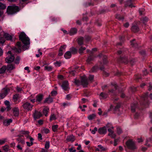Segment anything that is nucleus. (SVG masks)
Returning <instances> with one entry per match:
<instances>
[{
    "instance_id": "nucleus-1",
    "label": "nucleus",
    "mask_w": 152,
    "mask_h": 152,
    "mask_svg": "<svg viewBox=\"0 0 152 152\" xmlns=\"http://www.w3.org/2000/svg\"><path fill=\"white\" fill-rule=\"evenodd\" d=\"M19 38L25 46L30 44V39L24 32H22L20 33Z\"/></svg>"
},
{
    "instance_id": "nucleus-2",
    "label": "nucleus",
    "mask_w": 152,
    "mask_h": 152,
    "mask_svg": "<svg viewBox=\"0 0 152 152\" xmlns=\"http://www.w3.org/2000/svg\"><path fill=\"white\" fill-rule=\"evenodd\" d=\"M19 11V8L17 6L13 5L8 6L7 12L8 14H13Z\"/></svg>"
},
{
    "instance_id": "nucleus-3",
    "label": "nucleus",
    "mask_w": 152,
    "mask_h": 152,
    "mask_svg": "<svg viewBox=\"0 0 152 152\" xmlns=\"http://www.w3.org/2000/svg\"><path fill=\"white\" fill-rule=\"evenodd\" d=\"M126 144L129 149L134 150L136 148L134 143L131 140H128L126 142Z\"/></svg>"
},
{
    "instance_id": "nucleus-4",
    "label": "nucleus",
    "mask_w": 152,
    "mask_h": 152,
    "mask_svg": "<svg viewBox=\"0 0 152 152\" xmlns=\"http://www.w3.org/2000/svg\"><path fill=\"white\" fill-rule=\"evenodd\" d=\"M8 56L6 58L5 60L7 62L10 63L12 62L15 58V57L13 55H12L11 51H9L8 52Z\"/></svg>"
},
{
    "instance_id": "nucleus-5",
    "label": "nucleus",
    "mask_w": 152,
    "mask_h": 152,
    "mask_svg": "<svg viewBox=\"0 0 152 152\" xmlns=\"http://www.w3.org/2000/svg\"><path fill=\"white\" fill-rule=\"evenodd\" d=\"M81 85H82L84 87H87L88 84V82L87 78L85 75L81 77Z\"/></svg>"
},
{
    "instance_id": "nucleus-6",
    "label": "nucleus",
    "mask_w": 152,
    "mask_h": 152,
    "mask_svg": "<svg viewBox=\"0 0 152 152\" xmlns=\"http://www.w3.org/2000/svg\"><path fill=\"white\" fill-rule=\"evenodd\" d=\"M23 108L27 111L31 110L33 107V105L31 104L28 102H26L24 103L22 105Z\"/></svg>"
},
{
    "instance_id": "nucleus-7",
    "label": "nucleus",
    "mask_w": 152,
    "mask_h": 152,
    "mask_svg": "<svg viewBox=\"0 0 152 152\" xmlns=\"http://www.w3.org/2000/svg\"><path fill=\"white\" fill-rule=\"evenodd\" d=\"M13 50L16 52L20 53L21 50V42H17L15 47L14 48Z\"/></svg>"
},
{
    "instance_id": "nucleus-8",
    "label": "nucleus",
    "mask_w": 152,
    "mask_h": 152,
    "mask_svg": "<svg viewBox=\"0 0 152 152\" xmlns=\"http://www.w3.org/2000/svg\"><path fill=\"white\" fill-rule=\"evenodd\" d=\"M135 0H127L125 2V7L129 6L131 8L132 7H135V6L133 5V2Z\"/></svg>"
},
{
    "instance_id": "nucleus-9",
    "label": "nucleus",
    "mask_w": 152,
    "mask_h": 152,
    "mask_svg": "<svg viewBox=\"0 0 152 152\" xmlns=\"http://www.w3.org/2000/svg\"><path fill=\"white\" fill-rule=\"evenodd\" d=\"M98 132L101 134H104L107 132V129L105 126L99 128L98 131Z\"/></svg>"
},
{
    "instance_id": "nucleus-10",
    "label": "nucleus",
    "mask_w": 152,
    "mask_h": 152,
    "mask_svg": "<svg viewBox=\"0 0 152 152\" xmlns=\"http://www.w3.org/2000/svg\"><path fill=\"white\" fill-rule=\"evenodd\" d=\"M42 115L41 113L37 111H35L34 114V117L35 119L39 118Z\"/></svg>"
},
{
    "instance_id": "nucleus-11",
    "label": "nucleus",
    "mask_w": 152,
    "mask_h": 152,
    "mask_svg": "<svg viewBox=\"0 0 152 152\" xmlns=\"http://www.w3.org/2000/svg\"><path fill=\"white\" fill-rule=\"evenodd\" d=\"M43 96L42 94H39L36 96V101L37 102H40L43 99Z\"/></svg>"
},
{
    "instance_id": "nucleus-12",
    "label": "nucleus",
    "mask_w": 152,
    "mask_h": 152,
    "mask_svg": "<svg viewBox=\"0 0 152 152\" xmlns=\"http://www.w3.org/2000/svg\"><path fill=\"white\" fill-rule=\"evenodd\" d=\"M12 110L13 111V113L14 116H17L19 114V110L18 107H13Z\"/></svg>"
},
{
    "instance_id": "nucleus-13",
    "label": "nucleus",
    "mask_w": 152,
    "mask_h": 152,
    "mask_svg": "<svg viewBox=\"0 0 152 152\" xmlns=\"http://www.w3.org/2000/svg\"><path fill=\"white\" fill-rule=\"evenodd\" d=\"M61 86L63 89L64 90H67L68 88V81H64L61 85Z\"/></svg>"
},
{
    "instance_id": "nucleus-14",
    "label": "nucleus",
    "mask_w": 152,
    "mask_h": 152,
    "mask_svg": "<svg viewBox=\"0 0 152 152\" xmlns=\"http://www.w3.org/2000/svg\"><path fill=\"white\" fill-rule=\"evenodd\" d=\"M12 120L11 119H6L4 121L3 124L5 126H7L12 122Z\"/></svg>"
},
{
    "instance_id": "nucleus-15",
    "label": "nucleus",
    "mask_w": 152,
    "mask_h": 152,
    "mask_svg": "<svg viewBox=\"0 0 152 152\" xmlns=\"http://www.w3.org/2000/svg\"><path fill=\"white\" fill-rule=\"evenodd\" d=\"M66 140L68 142H73L75 140V138L72 135L68 136L66 137Z\"/></svg>"
},
{
    "instance_id": "nucleus-16",
    "label": "nucleus",
    "mask_w": 152,
    "mask_h": 152,
    "mask_svg": "<svg viewBox=\"0 0 152 152\" xmlns=\"http://www.w3.org/2000/svg\"><path fill=\"white\" fill-rule=\"evenodd\" d=\"M6 68L7 70L10 71L14 69L15 68V66L14 64H10L8 65Z\"/></svg>"
},
{
    "instance_id": "nucleus-17",
    "label": "nucleus",
    "mask_w": 152,
    "mask_h": 152,
    "mask_svg": "<svg viewBox=\"0 0 152 152\" xmlns=\"http://www.w3.org/2000/svg\"><path fill=\"white\" fill-rule=\"evenodd\" d=\"M66 47V45H64L63 46H61L59 51V53L58 54V55L59 56H61L63 54V53L62 52L63 50V49H65Z\"/></svg>"
},
{
    "instance_id": "nucleus-18",
    "label": "nucleus",
    "mask_w": 152,
    "mask_h": 152,
    "mask_svg": "<svg viewBox=\"0 0 152 152\" xmlns=\"http://www.w3.org/2000/svg\"><path fill=\"white\" fill-rule=\"evenodd\" d=\"M77 30L76 28H72L70 30L69 34L72 35L75 34L77 32Z\"/></svg>"
},
{
    "instance_id": "nucleus-19",
    "label": "nucleus",
    "mask_w": 152,
    "mask_h": 152,
    "mask_svg": "<svg viewBox=\"0 0 152 152\" xmlns=\"http://www.w3.org/2000/svg\"><path fill=\"white\" fill-rule=\"evenodd\" d=\"M64 56L66 59L69 58L71 56V53L70 51H67L64 54Z\"/></svg>"
},
{
    "instance_id": "nucleus-20",
    "label": "nucleus",
    "mask_w": 152,
    "mask_h": 152,
    "mask_svg": "<svg viewBox=\"0 0 152 152\" xmlns=\"http://www.w3.org/2000/svg\"><path fill=\"white\" fill-rule=\"evenodd\" d=\"M4 37L7 40H11L12 39V37L9 34L7 33H4Z\"/></svg>"
},
{
    "instance_id": "nucleus-21",
    "label": "nucleus",
    "mask_w": 152,
    "mask_h": 152,
    "mask_svg": "<svg viewBox=\"0 0 152 152\" xmlns=\"http://www.w3.org/2000/svg\"><path fill=\"white\" fill-rule=\"evenodd\" d=\"M131 30L134 32H136L139 31V29L137 26H134L132 27Z\"/></svg>"
},
{
    "instance_id": "nucleus-22",
    "label": "nucleus",
    "mask_w": 152,
    "mask_h": 152,
    "mask_svg": "<svg viewBox=\"0 0 152 152\" xmlns=\"http://www.w3.org/2000/svg\"><path fill=\"white\" fill-rule=\"evenodd\" d=\"M49 110V108L47 107H45L43 110V113L46 116L47 115L48 113Z\"/></svg>"
},
{
    "instance_id": "nucleus-23",
    "label": "nucleus",
    "mask_w": 152,
    "mask_h": 152,
    "mask_svg": "<svg viewBox=\"0 0 152 152\" xmlns=\"http://www.w3.org/2000/svg\"><path fill=\"white\" fill-rule=\"evenodd\" d=\"M19 137L17 139V140L18 141L19 143H20L22 144H24L25 143V141L22 138L20 137V136L23 137V136L22 135L21 136H18Z\"/></svg>"
},
{
    "instance_id": "nucleus-24",
    "label": "nucleus",
    "mask_w": 152,
    "mask_h": 152,
    "mask_svg": "<svg viewBox=\"0 0 152 152\" xmlns=\"http://www.w3.org/2000/svg\"><path fill=\"white\" fill-rule=\"evenodd\" d=\"M84 38L83 37H81L78 39L77 43L80 45H82L83 44V40Z\"/></svg>"
},
{
    "instance_id": "nucleus-25",
    "label": "nucleus",
    "mask_w": 152,
    "mask_h": 152,
    "mask_svg": "<svg viewBox=\"0 0 152 152\" xmlns=\"http://www.w3.org/2000/svg\"><path fill=\"white\" fill-rule=\"evenodd\" d=\"M137 106L136 103L132 104L131 105V108L132 111V112H134L135 111V109L137 108Z\"/></svg>"
},
{
    "instance_id": "nucleus-26",
    "label": "nucleus",
    "mask_w": 152,
    "mask_h": 152,
    "mask_svg": "<svg viewBox=\"0 0 152 152\" xmlns=\"http://www.w3.org/2000/svg\"><path fill=\"white\" fill-rule=\"evenodd\" d=\"M99 96L101 99H105L107 96V94L104 92H101L100 95Z\"/></svg>"
},
{
    "instance_id": "nucleus-27",
    "label": "nucleus",
    "mask_w": 152,
    "mask_h": 152,
    "mask_svg": "<svg viewBox=\"0 0 152 152\" xmlns=\"http://www.w3.org/2000/svg\"><path fill=\"white\" fill-rule=\"evenodd\" d=\"M53 102V99L52 98L48 97L45 99L44 101V103H47L48 104L50 103Z\"/></svg>"
},
{
    "instance_id": "nucleus-28",
    "label": "nucleus",
    "mask_w": 152,
    "mask_h": 152,
    "mask_svg": "<svg viewBox=\"0 0 152 152\" xmlns=\"http://www.w3.org/2000/svg\"><path fill=\"white\" fill-rule=\"evenodd\" d=\"M141 20L145 25V23L148 21V19L147 17H145L142 18Z\"/></svg>"
},
{
    "instance_id": "nucleus-29",
    "label": "nucleus",
    "mask_w": 152,
    "mask_h": 152,
    "mask_svg": "<svg viewBox=\"0 0 152 152\" xmlns=\"http://www.w3.org/2000/svg\"><path fill=\"white\" fill-rule=\"evenodd\" d=\"M7 69L6 67L5 66H3L0 69V74L4 73L5 72Z\"/></svg>"
},
{
    "instance_id": "nucleus-30",
    "label": "nucleus",
    "mask_w": 152,
    "mask_h": 152,
    "mask_svg": "<svg viewBox=\"0 0 152 152\" xmlns=\"http://www.w3.org/2000/svg\"><path fill=\"white\" fill-rule=\"evenodd\" d=\"M70 50L71 53L72 54H75L77 52V49L74 47H72L70 48Z\"/></svg>"
},
{
    "instance_id": "nucleus-31",
    "label": "nucleus",
    "mask_w": 152,
    "mask_h": 152,
    "mask_svg": "<svg viewBox=\"0 0 152 152\" xmlns=\"http://www.w3.org/2000/svg\"><path fill=\"white\" fill-rule=\"evenodd\" d=\"M74 83L77 86H79L81 85V81L79 80L75 79L74 81Z\"/></svg>"
},
{
    "instance_id": "nucleus-32",
    "label": "nucleus",
    "mask_w": 152,
    "mask_h": 152,
    "mask_svg": "<svg viewBox=\"0 0 152 152\" xmlns=\"http://www.w3.org/2000/svg\"><path fill=\"white\" fill-rule=\"evenodd\" d=\"M19 98V94H16L14 95L13 96V99L15 102H16Z\"/></svg>"
},
{
    "instance_id": "nucleus-33",
    "label": "nucleus",
    "mask_w": 152,
    "mask_h": 152,
    "mask_svg": "<svg viewBox=\"0 0 152 152\" xmlns=\"http://www.w3.org/2000/svg\"><path fill=\"white\" fill-rule=\"evenodd\" d=\"M94 59V57L92 55H90L88 57L86 61L88 63H89L91 61H92Z\"/></svg>"
},
{
    "instance_id": "nucleus-34",
    "label": "nucleus",
    "mask_w": 152,
    "mask_h": 152,
    "mask_svg": "<svg viewBox=\"0 0 152 152\" xmlns=\"http://www.w3.org/2000/svg\"><path fill=\"white\" fill-rule=\"evenodd\" d=\"M86 49V48L81 47L79 50V52L80 54H82L83 53V51Z\"/></svg>"
},
{
    "instance_id": "nucleus-35",
    "label": "nucleus",
    "mask_w": 152,
    "mask_h": 152,
    "mask_svg": "<svg viewBox=\"0 0 152 152\" xmlns=\"http://www.w3.org/2000/svg\"><path fill=\"white\" fill-rule=\"evenodd\" d=\"M98 147L99 148L101 151H105L107 150L106 148H104L101 145H98Z\"/></svg>"
},
{
    "instance_id": "nucleus-36",
    "label": "nucleus",
    "mask_w": 152,
    "mask_h": 152,
    "mask_svg": "<svg viewBox=\"0 0 152 152\" xmlns=\"http://www.w3.org/2000/svg\"><path fill=\"white\" fill-rule=\"evenodd\" d=\"M96 117V115L94 114H92L89 115L88 116V118L89 120H91L94 118Z\"/></svg>"
},
{
    "instance_id": "nucleus-37",
    "label": "nucleus",
    "mask_w": 152,
    "mask_h": 152,
    "mask_svg": "<svg viewBox=\"0 0 152 152\" xmlns=\"http://www.w3.org/2000/svg\"><path fill=\"white\" fill-rule=\"evenodd\" d=\"M58 127V125H53L52 126V129L54 132H56L57 130Z\"/></svg>"
},
{
    "instance_id": "nucleus-38",
    "label": "nucleus",
    "mask_w": 152,
    "mask_h": 152,
    "mask_svg": "<svg viewBox=\"0 0 152 152\" xmlns=\"http://www.w3.org/2000/svg\"><path fill=\"white\" fill-rule=\"evenodd\" d=\"M131 45L133 46L136 47L137 46V44L136 43L135 39H133L132 41H131Z\"/></svg>"
},
{
    "instance_id": "nucleus-39",
    "label": "nucleus",
    "mask_w": 152,
    "mask_h": 152,
    "mask_svg": "<svg viewBox=\"0 0 152 152\" xmlns=\"http://www.w3.org/2000/svg\"><path fill=\"white\" fill-rule=\"evenodd\" d=\"M98 69V67L97 66H95L93 67L90 71L91 72H94L96 71Z\"/></svg>"
},
{
    "instance_id": "nucleus-40",
    "label": "nucleus",
    "mask_w": 152,
    "mask_h": 152,
    "mask_svg": "<svg viewBox=\"0 0 152 152\" xmlns=\"http://www.w3.org/2000/svg\"><path fill=\"white\" fill-rule=\"evenodd\" d=\"M56 118L55 115L54 114H52L50 116V120L51 121L53 120H56Z\"/></svg>"
},
{
    "instance_id": "nucleus-41",
    "label": "nucleus",
    "mask_w": 152,
    "mask_h": 152,
    "mask_svg": "<svg viewBox=\"0 0 152 152\" xmlns=\"http://www.w3.org/2000/svg\"><path fill=\"white\" fill-rule=\"evenodd\" d=\"M121 60L122 62H124L126 64L128 63V59L126 57H125L124 58H121Z\"/></svg>"
},
{
    "instance_id": "nucleus-42",
    "label": "nucleus",
    "mask_w": 152,
    "mask_h": 152,
    "mask_svg": "<svg viewBox=\"0 0 152 152\" xmlns=\"http://www.w3.org/2000/svg\"><path fill=\"white\" fill-rule=\"evenodd\" d=\"M20 58L19 56H18L16 58L15 60V63L16 64H18L19 63V61L20 60Z\"/></svg>"
},
{
    "instance_id": "nucleus-43",
    "label": "nucleus",
    "mask_w": 152,
    "mask_h": 152,
    "mask_svg": "<svg viewBox=\"0 0 152 152\" xmlns=\"http://www.w3.org/2000/svg\"><path fill=\"white\" fill-rule=\"evenodd\" d=\"M9 148V146L7 145H5L3 147V150L6 152H7L8 151Z\"/></svg>"
},
{
    "instance_id": "nucleus-44",
    "label": "nucleus",
    "mask_w": 152,
    "mask_h": 152,
    "mask_svg": "<svg viewBox=\"0 0 152 152\" xmlns=\"http://www.w3.org/2000/svg\"><path fill=\"white\" fill-rule=\"evenodd\" d=\"M145 9L143 8H140L139 9V12L140 15H143V13L144 12Z\"/></svg>"
},
{
    "instance_id": "nucleus-45",
    "label": "nucleus",
    "mask_w": 152,
    "mask_h": 152,
    "mask_svg": "<svg viewBox=\"0 0 152 152\" xmlns=\"http://www.w3.org/2000/svg\"><path fill=\"white\" fill-rule=\"evenodd\" d=\"M9 90L8 89L4 88L3 89L2 93L6 94V95H7Z\"/></svg>"
},
{
    "instance_id": "nucleus-46",
    "label": "nucleus",
    "mask_w": 152,
    "mask_h": 152,
    "mask_svg": "<svg viewBox=\"0 0 152 152\" xmlns=\"http://www.w3.org/2000/svg\"><path fill=\"white\" fill-rule=\"evenodd\" d=\"M45 69L48 71H50L52 70V68L51 66H45Z\"/></svg>"
},
{
    "instance_id": "nucleus-47",
    "label": "nucleus",
    "mask_w": 152,
    "mask_h": 152,
    "mask_svg": "<svg viewBox=\"0 0 152 152\" xmlns=\"http://www.w3.org/2000/svg\"><path fill=\"white\" fill-rule=\"evenodd\" d=\"M6 6L4 4L0 2V9H4L6 8Z\"/></svg>"
},
{
    "instance_id": "nucleus-48",
    "label": "nucleus",
    "mask_w": 152,
    "mask_h": 152,
    "mask_svg": "<svg viewBox=\"0 0 152 152\" xmlns=\"http://www.w3.org/2000/svg\"><path fill=\"white\" fill-rule=\"evenodd\" d=\"M116 18L119 20H123L124 18L123 17H121L119 15H116Z\"/></svg>"
},
{
    "instance_id": "nucleus-49",
    "label": "nucleus",
    "mask_w": 152,
    "mask_h": 152,
    "mask_svg": "<svg viewBox=\"0 0 152 152\" xmlns=\"http://www.w3.org/2000/svg\"><path fill=\"white\" fill-rule=\"evenodd\" d=\"M50 142L49 141H46V142L45 145V148L46 149H48L49 148L50 146Z\"/></svg>"
},
{
    "instance_id": "nucleus-50",
    "label": "nucleus",
    "mask_w": 152,
    "mask_h": 152,
    "mask_svg": "<svg viewBox=\"0 0 152 152\" xmlns=\"http://www.w3.org/2000/svg\"><path fill=\"white\" fill-rule=\"evenodd\" d=\"M68 150L69 152H76V150L74 149V147H72L68 149Z\"/></svg>"
},
{
    "instance_id": "nucleus-51",
    "label": "nucleus",
    "mask_w": 152,
    "mask_h": 152,
    "mask_svg": "<svg viewBox=\"0 0 152 152\" xmlns=\"http://www.w3.org/2000/svg\"><path fill=\"white\" fill-rule=\"evenodd\" d=\"M117 133L118 134H120L122 133V130L119 127H118L117 128Z\"/></svg>"
},
{
    "instance_id": "nucleus-52",
    "label": "nucleus",
    "mask_w": 152,
    "mask_h": 152,
    "mask_svg": "<svg viewBox=\"0 0 152 152\" xmlns=\"http://www.w3.org/2000/svg\"><path fill=\"white\" fill-rule=\"evenodd\" d=\"M90 130L91 131V133L93 134H95L96 132L97 131V129L96 127H95L94 128V130H91V129H90Z\"/></svg>"
},
{
    "instance_id": "nucleus-53",
    "label": "nucleus",
    "mask_w": 152,
    "mask_h": 152,
    "mask_svg": "<svg viewBox=\"0 0 152 152\" xmlns=\"http://www.w3.org/2000/svg\"><path fill=\"white\" fill-rule=\"evenodd\" d=\"M61 62L60 61H57L54 63V64L56 66H59L61 65Z\"/></svg>"
},
{
    "instance_id": "nucleus-54",
    "label": "nucleus",
    "mask_w": 152,
    "mask_h": 152,
    "mask_svg": "<svg viewBox=\"0 0 152 152\" xmlns=\"http://www.w3.org/2000/svg\"><path fill=\"white\" fill-rule=\"evenodd\" d=\"M6 96V94L1 93L0 94V99L4 98Z\"/></svg>"
},
{
    "instance_id": "nucleus-55",
    "label": "nucleus",
    "mask_w": 152,
    "mask_h": 152,
    "mask_svg": "<svg viewBox=\"0 0 152 152\" xmlns=\"http://www.w3.org/2000/svg\"><path fill=\"white\" fill-rule=\"evenodd\" d=\"M52 96H55L57 94V92L56 91H52L51 93Z\"/></svg>"
},
{
    "instance_id": "nucleus-56",
    "label": "nucleus",
    "mask_w": 152,
    "mask_h": 152,
    "mask_svg": "<svg viewBox=\"0 0 152 152\" xmlns=\"http://www.w3.org/2000/svg\"><path fill=\"white\" fill-rule=\"evenodd\" d=\"M22 134L25 135L29 134V132L28 131H22Z\"/></svg>"
},
{
    "instance_id": "nucleus-57",
    "label": "nucleus",
    "mask_w": 152,
    "mask_h": 152,
    "mask_svg": "<svg viewBox=\"0 0 152 152\" xmlns=\"http://www.w3.org/2000/svg\"><path fill=\"white\" fill-rule=\"evenodd\" d=\"M94 78V76L93 75H90L88 77L89 80L90 81H91L93 80Z\"/></svg>"
},
{
    "instance_id": "nucleus-58",
    "label": "nucleus",
    "mask_w": 152,
    "mask_h": 152,
    "mask_svg": "<svg viewBox=\"0 0 152 152\" xmlns=\"http://www.w3.org/2000/svg\"><path fill=\"white\" fill-rule=\"evenodd\" d=\"M120 107V105L119 104H118L115 107L114 109L115 110H116L118 109Z\"/></svg>"
},
{
    "instance_id": "nucleus-59",
    "label": "nucleus",
    "mask_w": 152,
    "mask_h": 152,
    "mask_svg": "<svg viewBox=\"0 0 152 152\" xmlns=\"http://www.w3.org/2000/svg\"><path fill=\"white\" fill-rule=\"evenodd\" d=\"M152 141V137H151L148 138L147 140L146 144H147L148 142H151Z\"/></svg>"
},
{
    "instance_id": "nucleus-60",
    "label": "nucleus",
    "mask_w": 152,
    "mask_h": 152,
    "mask_svg": "<svg viewBox=\"0 0 152 152\" xmlns=\"http://www.w3.org/2000/svg\"><path fill=\"white\" fill-rule=\"evenodd\" d=\"M5 41V39L4 38H1L0 39V43H4Z\"/></svg>"
},
{
    "instance_id": "nucleus-61",
    "label": "nucleus",
    "mask_w": 152,
    "mask_h": 152,
    "mask_svg": "<svg viewBox=\"0 0 152 152\" xmlns=\"http://www.w3.org/2000/svg\"><path fill=\"white\" fill-rule=\"evenodd\" d=\"M27 146H31L33 145V142H31V143H30L28 142H26Z\"/></svg>"
},
{
    "instance_id": "nucleus-62",
    "label": "nucleus",
    "mask_w": 152,
    "mask_h": 152,
    "mask_svg": "<svg viewBox=\"0 0 152 152\" xmlns=\"http://www.w3.org/2000/svg\"><path fill=\"white\" fill-rule=\"evenodd\" d=\"M124 26L125 28H128L129 26V24L127 22L124 24Z\"/></svg>"
},
{
    "instance_id": "nucleus-63",
    "label": "nucleus",
    "mask_w": 152,
    "mask_h": 152,
    "mask_svg": "<svg viewBox=\"0 0 152 152\" xmlns=\"http://www.w3.org/2000/svg\"><path fill=\"white\" fill-rule=\"evenodd\" d=\"M16 89H17V91L18 92H20L22 90V88H21L19 87L18 86L17 87Z\"/></svg>"
},
{
    "instance_id": "nucleus-64",
    "label": "nucleus",
    "mask_w": 152,
    "mask_h": 152,
    "mask_svg": "<svg viewBox=\"0 0 152 152\" xmlns=\"http://www.w3.org/2000/svg\"><path fill=\"white\" fill-rule=\"evenodd\" d=\"M44 132L46 134L48 133L49 132V130L48 129H46L44 130Z\"/></svg>"
}]
</instances>
